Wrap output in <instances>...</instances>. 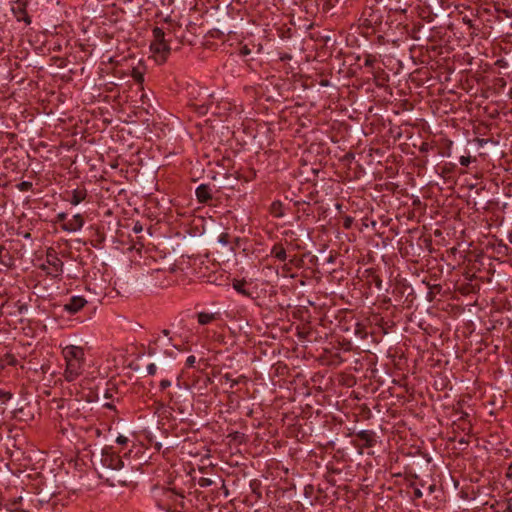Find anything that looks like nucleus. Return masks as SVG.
Returning a JSON list of instances; mask_svg holds the SVG:
<instances>
[{
  "mask_svg": "<svg viewBox=\"0 0 512 512\" xmlns=\"http://www.w3.org/2000/svg\"><path fill=\"white\" fill-rule=\"evenodd\" d=\"M62 356L66 363L65 379L75 380L82 372L84 362V351L75 345H66L62 348Z\"/></svg>",
  "mask_w": 512,
  "mask_h": 512,
  "instance_id": "1",
  "label": "nucleus"
},
{
  "mask_svg": "<svg viewBox=\"0 0 512 512\" xmlns=\"http://www.w3.org/2000/svg\"><path fill=\"white\" fill-rule=\"evenodd\" d=\"M153 41L150 45L151 53L158 63H163L170 51V48L167 42L164 39V32L160 28H155L153 30Z\"/></svg>",
  "mask_w": 512,
  "mask_h": 512,
  "instance_id": "2",
  "label": "nucleus"
},
{
  "mask_svg": "<svg viewBox=\"0 0 512 512\" xmlns=\"http://www.w3.org/2000/svg\"><path fill=\"white\" fill-rule=\"evenodd\" d=\"M84 225L83 217L80 214H75L71 219L63 225V229L68 232H77L82 229Z\"/></svg>",
  "mask_w": 512,
  "mask_h": 512,
  "instance_id": "3",
  "label": "nucleus"
},
{
  "mask_svg": "<svg viewBox=\"0 0 512 512\" xmlns=\"http://www.w3.org/2000/svg\"><path fill=\"white\" fill-rule=\"evenodd\" d=\"M85 304H86V300L83 297L74 296L70 299V301L67 304H65V309L69 313H76L80 309H82Z\"/></svg>",
  "mask_w": 512,
  "mask_h": 512,
  "instance_id": "4",
  "label": "nucleus"
},
{
  "mask_svg": "<svg viewBox=\"0 0 512 512\" xmlns=\"http://www.w3.org/2000/svg\"><path fill=\"white\" fill-rule=\"evenodd\" d=\"M85 193L81 190H73L70 203L74 206L80 204L85 199Z\"/></svg>",
  "mask_w": 512,
  "mask_h": 512,
  "instance_id": "5",
  "label": "nucleus"
},
{
  "mask_svg": "<svg viewBox=\"0 0 512 512\" xmlns=\"http://www.w3.org/2000/svg\"><path fill=\"white\" fill-rule=\"evenodd\" d=\"M196 196H197V198H198L201 202L206 201L207 199H209V198H210V193H209L208 188H207L205 185H200V186L196 189Z\"/></svg>",
  "mask_w": 512,
  "mask_h": 512,
  "instance_id": "6",
  "label": "nucleus"
},
{
  "mask_svg": "<svg viewBox=\"0 0 512 512\" xmlns=\"http://www.w3.org/2000/svg\"><path fill=\"white\" fill-rule=\"evenodd\" d=\"M214 318H215L214 314L204 313V312H201L198 314V322L201 325L210 323L212 320H214Z\"/></svg>",
  "mask_w": 512,
  "mask_h": 512,
  "instance_id": "7",
  "label": "nucleus"
},
{
  "mask_svg": "<svg viewBox=\"0 0 512 512\" xmlns=\"http://www.w3.org/2000/svg\"><path fill=\"white\" fill-rule=\"evenodd\" d=\"M233 287H234V289H235L237 292H239V293H241V294H243V295H246V294H247V292H246V290H245V288H244V284H243L242 282H240V281L235 282V283L233 284Z\"/></svg>",
  "mask_w": 512,
  "mask_h": 512,
  "instance_id": "8",
  "label": "nucleus"
},
{
  "mask_svg": "<svg viewBox=\"0 0 512 512\" xmlns=\"http://www.w3.org/2000/svg\"><path fill=\"white\" fill-rule=\"evenodd\" d=\"M157 371V366L154 363H151L147 366V372L149 375H154Z\"/></svg>",
  "mask_w": 512,
  "mask_h": 512,
  "instance_id": "9",
  "label": "nucleus"
},
{
  "mask_svg": "<svg viewBox=\"0 0 512 512\" xmlns=\"http://www.w3.org/2000/svg\"><path fill=\"white\" fill-rule=\"evenodd\" d=\"M127 441H128V438H127L126 436H124V435H119V436L117 437V439H116V442H117L118 444H121V445L126 444V443H127Z\"/></svg>",
  "mask_w": 512,
  "mask_h": 512,
  "instance_id": "10",
  "label": "nucleus"
},
{
  "mask_svg": "<svg viewBox=\"0 0 512 512\" xmlns=\"http://www.w3.org/2000/svg\"><path fill=\"white\" fill-rule=\"evenodd\" d=\"M276 256H277V258H279L280 260H284V259H285V257H286V254H285V252H284L283 250H281V251H279V252H277V253H276Z\"/></svg>",
  "mask_w": 512,
  "mask_h": 512,
  "instance_id": "11",
  "label": "nucleus"
},
{
  "mask_svg": "<svg viewBox=\"0 0 512 512\" xmlns=\"http://www.w3.org/2000/svg\"><path fill=\"white\" fill-rule=\"evenodd\" d=\"M170 385H171V382H170V381H168V380H163V381H161V387H162V388H167V387H169Z\"/></svg>",
  "mask_w": 512,
  "mask_h": 512,
  "instance_id": "12",
  "label": "nucleus"
},
{
  "mask_svg": "<svg viewBox=\"0 0 512 512\" xmlns=\"http://www.w3.org/2000/svg\"><path fill=\"white\" fill-rule=\"evenodd\" d=\"M195 363V356H189L187 358V364L188 365H193Z\"/></svg>",
  "mask_w": 512,
  "mask_h": 512,
  "instance_id": "13",
  "label": "nucleus"
},
{
  "mask_svg": "<svg viewBox=\"0 0 512 512\" xmlns=\"http://www.w3.org/2000/svg\"><path fill=\"white\" fill-rule=\"evenodd\" d=\"M461 165H467L469 163V159L465 157H461L460 159Z\"/></svg>",
  "mask_w": 512,
  "mask_h": 512,
  "instance_id": "14",
  "label": "nucleus"
},
{
  "mask_svg": "<svg viewBox=\"0 0 512 512\" xmlns=\"http://www.w3.org/2000/svg\"><path fill=\"white\" fill-rule=\"evenodd\" d=\"M59 218H60L61 220H64V219L66 218V215H65L64 213L59 214Z\"/></svg>",
  "mask_w": 512,
  "mask_h": 512,
  "instance_id": "15",
  "label": "nucleus"
}]
</instances>
